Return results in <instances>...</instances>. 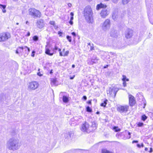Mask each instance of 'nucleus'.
I'll return each instance as SVG.
<instances>
[{
    "label": "nucleus",
    "instance_id": "1",
    "mask_svg": "<svg viewBox=\"0 0 153 153\" xmlns=\"http://www.w3.org/2000/svg\"><path fill=\"white\" fill-rule=\"evenodd\" d=\"M20 146L18 140L15 138H11L7 141L6 146L9 150L14 151L19 149Z\"/></svg>",
    "mask_w": 153,
    "mask_h": 153
},
{
    "label": "nucleus",
    "instance_id": "2",
    "mask_svg": "<svg viewBox=\"0 0 153 153\" xmlns=\"http://www.w3.org/2000/svg\"><path fill=\"white\" fill-rule=\"evenodd\" d=\"M93 13L90 6L86 7L84 10V16L86 21L89 23L91 22L93 19Z\"/></svg>",
    "mask_w": 153,
    "mask_h": 153
},
{
    "label": "nucleus",
    "instance_id": "3",
    "mask_svg": "<svg viewBox=\"0 0 153 153\" xmlns=\"http://www.w3.org/2000/svg\"><path fill=\"white\" fill-rule=\"evenodd\" d=\"M29 14L34 18H40L41 16V12L34 8H30L29 10Z\"/></svg>",
    "mask_w": 153,
    "mask_h": 153
},
{
    "label": "nucleus",
    "instance_id": "4",
    "mask_svg": "<svg viewBox=\"0 0 153 153\" xmlns=\"http://www.w3.org/2000/svg\"><path fill=\"white\" fill-rule=\"evenodd\" d=\"M81 130L82 131L88 133L92 131V130L91 129L89 124L87 122H85L82 124Z\"/></svg>",
    "mask_w": 153,
    "mask_h": 153
},
{
    "label": "nucleus",
    "instance_id": "5",
    "mask_svg": "<svg viewBox=\"0 0 153 153\" xmlns=\"http://www.w3.org/2000/svg\"><path fill=\"white\" fill-rule=\"evenodd\" d=\"M118 90V88L116 87H111L107 91V93L111 97H115Z\"/></svg>",
    "mask_w": 153,
    "mask_h": 153
},
{
    "label": "nucleus",
    "instance_id": "6",
    "mask_svg": "<svg viewBox=\"0 0 153 153\" xmlns=\"http://www.w3.org/2000/svg\"><path fill=\"white\" fill-rule=\"evenodd\" d=\"M39 83L36 81H33L30 82L28 85V89L31 90H34L38 88Z\"/></svg>",
    "mask_w": 153,
    "mask_h": 153
},
{
    "label": "nucleus",
    "instance_id": "7",
    "mask_svg": "<svg viewBox=\"0 0 153 153\" xmlns=\"http://www.w3.org/2000/svg\"><path fill=\"white\" fill-rule=\"evenodd\" d=\"M110 27V20L107 19L104 21L102 26V28L104 31L108 30Z\"/></svg>",
    "mask_w": 153,
    "mask_h": 153
},
{
    "label": "nucleus",
    "instance_id": "8",
    "mask_svg": "<svg viewBox=\"0 0 153 153\" xmlns=\"http://www.w3.org/2000/svg\"><path fill=\"white\" fill-rule=\"evenodd\" d=\"M10 37L9 33H2L0 34V42H4L7 40Z\"/></svg>",
    "mask_w": 153,
    "mask_h": 153
},
{
    "label": "nucleus",
    "instance_id": "9",
    "mask_svg": "<svg viewBox=\"0 0 153 153\" xmlns=\"http://www.w3.org/2000/svg\"><path fill=\"white\" fill-rule=\"evenodd\" d=\"M129 106L128 105H120L117 108V111L121 113H126L129 109Z\"/></svg>",
    "mask_w": 153,
    "mask_h": 153
},
{
    "label": "nucleus",
    "instance_id": "10",
    "mask_svg": "<svg viewBox=\"0 0 153 153\" xmlns=\"http://www.w3.org/2000/svg\"><path fill=\"white\" fill-rule=\"evenodd\" d=\"M110 36L113 38H117L119 36V32L114 28H111L109 33Z\"/></svg>",
    "mask_w": 153,
    "mask_h": 153
},
{
    "label": "nucleus",
    "instance_id": "11",
    "mask_svg": "<svg viewBox=\"0 0 153 153\" xmlns=\"http://www.w3.org/2000/svg\"><path fill=\"white\" fill-rule=\"evenodd\" d=\"M54 8L52 6L48 7L45 10V14L46 16H51L54 13Z\"/></svg>",
    "mask_w": 153,
    "mask_h": 153
},
{
    "label": "nucleus",
    "instance_id": "12",
    "mask_svg": "<svg viewBox=\"0 0 153 153\" xmlns=\"http://www.w3.org/2000/svg\"><path fill=\"white\" fill-rule=\"evenodd\" d=\"M133 31L131 29H127L125 34V37L128 39L130 38L133 36Z\"/></svg>",
    "mask_w": 153,
    "mask_h": 153
},
{
    "label": "nucleus",
    "instance_id": "13",
    "mask_svg": "<svg viewBox=\"0 0 153 153\" xmlns=\"http://www.w3.org/2000/svg\"><path fill=\"white\" fill-rule=\"evenodd\" d=\"M112 17L115 21H118L121 19V18L118 15L117 11H115L113 13Z\"/></svg>",
    "mask_w": 153,
    "mask_h": 153
},
{
    "label": "nucleus",
    "instance_id": "14",
    "mask_svg": "<svg viewBox=\"0 0 153 153\" xmlns=\"http://www.w3.org/2000/svg\"><path fill=\"white\" fill-rule=\"evenodd\" d=\"M128 98L130 105L131 106H133L136 103L135 98L131 95L129 94L128 95Z\"/></svg>",
    "mask_w": 153,
    "mask_h": 153
},
{
    "label": "nucleus",
    "instance_id": "15",
    "mask_svg": "<svg viewBox=\"0 0 153 153\" xmlns=\"http://www.w3.org/2000/svg\"><path fill=\"white\" fill-rule=\"evenodd\" d=\"M100 62V61L97 56H94L91 59L90 64L92 65L94 64L98 63Z\"/></svg>",
    "mask_w": 153,
    "mask_h": 153
},
{
    "label": "nucleus",
    "instance_id": "16",
    "mask_svg": "<svg viewBox=\"0 0 153 153\" xmlns=\"http://www.w3.org/2000/svg\"><path fill=\"white\" fill-rule=\"evenodd\" d=\"M36 24L38 27L39 29H42L45 25L43 20L41 19L37 20Z\"/></svg>",
    "mask_w": 153,
    "mask_h": 153
},
{
    "label": "nucleus",
    "instance_id": "17",
    "mask_svg": "<svg viewBox=\"0 0 153 153\" xmlns=\"http://www.w3.org/2000/svg\"><path fill=\"white\" fill-rule=\"evenodd\" d=\"M73 135L74 133L73 132L71 131L66 132L64 134V137L65 139H67L71 138V137L73 136Z\"/></svg>",
    "mask_w": 153,
    "mask_h": 153
},
{
    "label": "nucleus",
    "instance_id": "18",
    "mask_svg": "<svg viewBox=\"0 0 153 153\" xmlns=\"http://www.w3.org/2000/svg\"><path fill=\"white\" fill-rule=\"evenodd\" d=\"M109 14V13L106 9H102L100 13V15L101 17L103 18H105Z\"/></svg>",
    "mask_w": 153,
    "mask_h": 153
},
{
    "label": "nucleus",
    "instance_id": "19",
    "mask_svg": "<svg viewBox=\"0 0 153 153\" xmlns=\"http://www.w3.org/2000/svg\"><path fill=\"white\" fill-rule=\"evenodd\" d=\"M23 47L18 48L16 51V53L19 56L22 55L23 53Z\"/></svg>",
    "mask_w": 153,
    "mask_h": 153
},
{
    "label": "nucleus",
    "instance_id": "20",
    "mask_svg": "<svg viewBox=\"0 0 153 153\" xmlns=\"http://www.w3.org/2000/svg\"><path fill=\"white\" fill-rule=\"evenodd\" d=\"M113 46L114 47H117L118 48H123V46L121 45V42L118 41L114 42L113 43Z\"/></svg>",
    "mask_w": 153,
    "mask_h": 153
},
{
    "label": "nucleus",
    "instance_id": "21",
    "mask_svg": "<svg viewBox=\"0 0 153 153\" xmlns=\"http://www.w3.org/2000/svg\"><path fill=\"white\" fill-rule=\"evenodd\" d=\"M45 52L46 54L50 56H52L54 53L53 52V51H52L51 52L50 49L48 47L47 45L45 46Z\"/></svg>",
    "mask_w": 153,
    "mask_h": 153
},
{
    "label": "nucleus",
    "instance_id": "22",
    "mask_svg": "<svg viewBox=\"0 0 153 153\" xmlns=\"http://www.w3.org/2000/svg\"><path fill=\"white\" fill-rule=\"evenodd\" d=\"M106 5L102 3H100V4H98L96 6V9L97 10H99L101 8H106Z\"/></svg>",
    "mask_w": 153,
    "mask_h": 153
},
{
    "label": "nucleus",
    "instance_id": "23",
    "mask_svg": "<svg viewBox=\"0 0 153 153\" xmlns=\"http://www.w3.org/2000/svg\"><path fill=\"white\" fill-rule=\"evenodd\" d=\"M34 153H47V152H46L44 151V149H39L38 150H36L32 151Z\"/></svg>",
    "mask_w": 153,
    "mask_h": 153
},
{
    "label": "nucleus",
    "instance_id": "24",
    "mask_svg": "<svg viewBox=\"0 0 153 153\" xmlns=\"http://www.w3.org/2000/svg\"><path fill=\"white\" fill-rule=\"evenodd\" d=\"M23 48L24 49H25V54L24 55L25 56H27L29 54L30 51V49L29 48L26 46H24L23 47Z\"/></svg>",
    "mask_w": 153,
    "mask_h": 153
},
{
    "label": "nucleus",
    "instance_id": "25",
    "mask_svg": "<svg viewBox=\"0 0 153 153\" xmlns=\"http://www.w3.org/2000/svg\"><path fill=\"white\" fill-rule=\"evenodd\" d=\"M90 127L91 128V129L92 130V131L95 130L97 128L96 124L94 122H92L91 126H90Z\"/></svg>",
    "mask_w": 153,
    "mask_h": 153
},
{
    "label": "nucleus",
    "instance_id": "26",
    "mask_svg": "<svg viewBox=\"0 0 153 153\" xmlns=\"http://www.w3.org/2000/svg\"><path fill=\"white\" fill-rule=\"evenodd\" d=\"M59 55L60 56H67L69 53V51H66L65 53L64 54H63L61 51V49H59Z\"/></svg>",
    "mask_w": 153,
    "mask_h": 153
},
{
    "label": "nucleus",
    "instance_id": "27",
    "mask_svg": "<svg viewBox=\"0 0 153 153\" xmlns=\"http://www.w3.org/2000/svg\"><path fill=\"white\" fill-rule=\"evenodd\" d=\"M62 100L63 102L65 103H68L69 101V98L68 97L64 95L62 97Z\"/></svg>",
    "mask_w": 153,
    "mask_h": 153
},
{
    "label": "nucleus",
    "instance_id": "28",
    "mask_svg": "<svg viewBox=\"0 0 153 153\" xmlns=\"http://www.w3.org/2000/svg\"><path fill=\"white\" fill-rule=\"evenodd\" d=\"M6 6L5 5L0 4V8L2 9L3 13H5L6 12V10H5Z\"/></svg>",
    "mask_w": 153,
    "mask_h": 153
},
{
    "label": "nucleus",
    "instance_id": "29",
    "mask_svg": "<svg viewBox=\"0 0 153 153\" xmlns=\"http://www.w3.org/2000/svg\"><path fill=\"white\" fill-rule=\"evenodd\" d=\"M108 100L107 99L105 100L102 103L100 104V106H103L104 107H105L106 104H107V102Z\"/></svg>",
    "mask_w": 153,
    "mask_h": 153
},
{
    "label": "nucleus",
    "instance_id": "30",
    "mask_svg": "<svg viewBox=\"0 0 153 153\" xmlns=\"http://www.w3.org/2000/svg\"><path fill=\"white\" fill-rule=\"evenodd\" d=\"M56 80L55 79H51V84L52 85H56Z\"/></svg>",
    "mask_w": 153,
    "mask_h": 153
},
{
    "label": "nucleus",
    "instance_id": "31",
    "mask_svg": "<svg viewBox=\"0 0 153 153\" xmlns=\"http://www.w3.org/2000/svg\"><path fill=\"white\" fill-rule=\"evenodd\" d=\"M113 129L115 132H118L120 131V129L117 126H114L113 127Z\"/></svg>",
    "mask_w": 153,
    "mask_h": 153
},
{
    "label": "nucleus",
    "instance_id": "32",
    "mask_svg": "<svg viewBox=\"0 0 153 153\" xmlns=\"http://www.w3.org/2000/svg\"><path fill=\"white\" fill-rule=\"evenodd\" d=\"M59 49H60V48H59L56 45H55L54 46V48L53 49V52L54 53V52H56V51L57 50H59Z\"/></svg>",
    "mask_w": 153,
    "mask_h": 153
},
{
    "label": "nucleus",
    "instance_id": "33",
    "mask_svg": "<svg viewBox=\"0 0 153 153\" xmlns=\"http://www.w3.org/2000/svg\"><path fill=\"white\" fill-rule=\"evenodd\" d=\"M39 39V37L37 36H35L33 37V40L34 42H36Z\"/></svg>",
    "mask_w": 153,
    "mask_h": 153
},
{
    "label": "nucleus",
    "instance_id": "34",
    "mask_svg": "<svg viewBox=\"0 0 153 153\" xmlns=\"http://www.w3.org/2000/svg\"><path fill=\"white\" fill-rule=\"evenodd\" d=\"M130 1V0H122V3L124 5L128 3Z\"/></svg>",
    "mask_w": 153,
    "mask_h": 153
},
{
    "label": "nucleus",
    "instance_id": "35",
    "mask_svg": "<svg viewBox=\"0 0 153 153\" xmlns=\"http://www.w3.org/2000/svg\"><path fill=\"white\" fill-rule=\"evenodd\" d=\"M123 78L122 79V80L123 81H129V79H127L125 75H123Z\"/></svg>",
    "mask_w": 153,
    "mask_h": 153
},
{
    "label": "nucleus",
    "instance_id": "36",
    "mask_svg": "<svg viewBox=\"0 0 153 153\" xmlns=\"http://www.w3.org/2000/svg\"><path fill=\"white\" fill-rule=\"evenodd\" d=\"M137 36H136L134 40L133 43H132V44H136L138 42V41H137Z\"/></svg>",
    "mask_w": 153,
    "mask_h": 153
},
{
    "label": "nucleus",
    "instance_id": "37",
    "mask_svg": "<svg viewBox=\"0 0 153 153\" xmlns=\"http://www.w3.org/2000/svg\"><path fill=\"white\" fill-rule=\"evenodd\" d=\"M86 110L87 112H91L92 111L91 108L88 106L86 107Z\"/></svg>",
    "mask_w": 153,
    "mask_h": 153
},
{
    "label": "nucleus",
    "instance_id": "38",
    "mask_svg": "<svg viewBox=\"0 0 153 153\" xmlns=\"http://www.w3.org/2000/svg\"><path fill=\"white\" fill-rule=\"evenodd\" d=\"M147 118V117L145 115H143L142 116L141 119L143 121H145Z\"/></svg>",
    "mask_w": 153,
    "mask_h": 153
},
{
    "label": "nucleus",
    "instance_id": "39",
    "mask_svg": "<svg viewBox=\"0 0 153 153\" xmlns=\"http://www.w3.org/2000/svg\"><path fill=\"white\" fill-rule=\"evenodd\" d=\"M144 124L143 123L139 122L137 123V126L138 127H141L143 126Z\"/></svg>",
    "mask_w": 153,
    "mask_h": 153
},
{
    "label": "nucleus",
    "instance_id": "40",
    "mask_svg": "<svg viewBox=\"0 0 153 153\" xmlns=\"http://www.w3.org/2000/svg\"><path fill=\"white\" fill-rule=\"evenodd\" d=\"M66 38L70 42H71V36H67L66 37Z\"/></svg>",
    "mask_w": 153,
    "mask_h": 153
},
{
    "label": "nucleus",
    "instance_id": "41",
    "mask_svg": "<svg viewBox=\"0 0 153 153\" xmlns=\"http://www.w3.org/2000/svg\"><path fill=\"white\" fill-rule=\"evenodd\" d=\"M36 53V52L34 50L33 51H32V52L31 53V56L32 57H34L35 56V54Z\"/></svg>",
    "mask_w": 153,
    "mask_h": 153
},
{
    "label": "nucleus",
    "instance_id": "42",
    "mask_svg": "<svg viewBox=\"0 0 153 153\" xmlns=\"http://www.w3.org/2000/svg\"><path fill=\"white\" fill-rule=\"evenodd\" d=\"M50 24L52 25H53V26L55 25V22L53 21H51L50 22Z\"/></svg>",
    "mask_w": 153,
    "mask_h": 153
},
{
    "label": "nucleus",
    "instance_id": "43",
    "mask_svg": "<svg viewBox=\"0 0 153 153\" xmlns=\"http://www.w3.org/2000/svg\"><path fill=\"white\" fill-rule=\"evenodd\" d=\"M112 1L115 3V4H117V3L119 0H111Z\"/></svg>",
    "mask_w": 153,
    "mask_h": 153
},
{
    "label": "nucleus",
    "instance_id": "44",
    "mask_svg": "<svg viewBox=\"0 0 153 153\" xmlns=\"http://www.w3.org/2000/svg\"><path fill=\"white\" fill-rule=\"evenodd\" d=\"M123 85L124 87H126V81H123Z\"/></svg>",
    "mask_w": 153,
    "mask_h": 153
},
{
    "label": "nucleus",
    "instance_id": "45",
    "mask_svg": "<svg viewBox=\"0 0 153 153\" xmlns=\"http://www.w3.org/2000/svg\"><path fill=\"white\" fill-rule=\"evenodd\" d=\"M58 34L59 35V36H62V32L60 31H59L58 32Z\"/></svg>",
    "mask_w": 153,
    "mask_h": 153
},
{
    "label": "nucleus",
    "instance_id": "46",
    "mask_svg": "<svg viewBox=\"0 0 153 153\" xmlns=\"http://www.w3.org/2000/svg\"><path fill=\"white\" fill-rule=\"evenodd\" d=\"M75 76V75H73L72 76H71L70 77V78L71 79H73L74 78Z\"/></svg>",
    "mask_w": 153,
    "mask_h": 153
},
{
    "label": "nucleus",
    "instance_id": "47",
    "mask_svg": "<svg viewBox=\"0 0 153 153\" xmlns=\"http://www.w3.org/2000/svg\"><path fill=\"white\" fill-rule=\"evenodd\" d=\"M82 98L85 100H86L87 99V97L85 96H84Z\"/></svg>",
    "mask_w": 153,
    "mask_h": 153
},
{
    "label": "nucleus",
    "instance_id": "48",
    "mask_svg": "<svg viewBox=\"0 0 153 153\" xmlns=\"http://www.w3.org/2000/svg\"><path fill=\"white\" fill-rule=\"evenodd\" d=\"M69 23L70 24V25H72L73 24V22L72 21V20H70L69 22Z\"/></svg>",
    "mask_w": 153,
    "mask_h": 153
},
{
    "label": "nucleus",
    "instance_id": "49",
    "mask_svg": "<svg viewBox=\"0 0 153 153\" xmlns=\"http://www.w3.org/2000/svg\"><path fill=\"white\" fill-rule=\"evenodd\" d=\"M71 34L72 35H73L74 36H76V34L74 32H73L71 33Z\"/></svg>",
    "mask_w": 153,
    "mask_h": 153
},
{
    "label": "nucleus",
    "instance_id": "50",
    "mask_svg": "<svg viewBox=\"0 0 153 153\" xmlns=\"http://www.w3.org/2000/svg\"><path fill=\"white\" fill-rule=\"evenodd\" d=\"M138 143V141H137V140H133L132 141V143Z\"/></svg>",
    "mask_w": 153,
    "mask_h": 153
},
{
    "label": "nucleus",
    "instance_id": "51",
    "mask_svg": "<svg viewBox=\"0 0 153 153\" xmlns=\"http://www.w3.org/2000/svg\"><path fill=\"white\" fill-rule=\"evenodd\" d=\"M37 75L39 76H42V74L40 72L37 73Z\"/></svg>",
    "mask_w": 153,
    "mask_h": 153
},
{
    "label": "nucleus",
    "instance_id": "52",
    "mask_svg": "<svg viewBox=\"0 0 153 153\" xmlns=\"http://www.w3.org/2000/svg\"><path fill=\"white\" fill-rule=\"evenodd\" d=\"M90 49L91 51H92V50H94V47H93V46H91V47H90Z\"/></svg>",
    "mask_w": 153,
    "mask_h": 153
},
{
    "label": "nucleus",
    "instance_id": "53",
    "mask_svg": "<svg viewBox=\"0 0 153 153\" xmlns=\"http://www.w3.org/2000/svg\"><path fill=\"white\" fill-rule=\"evenodd\" d=\"M30 33L29 32H28L27 33V35H26L27 36H30Z\"/></svg>",
    "mask_w": 153,
    "mask_h": 153
},
{
    "label": "nucleus",
    "instance_id": "54",
    "mask_svg": "<svg viewBox=\"0 0 153 153\" xmlns=\"http://www.w3.org/2000/svg\"><path fill=\"white\" fill-rule=\"evenodd\" d=\"M68 6L69 7H71V6H72V4H71L70 3H69L68 4Z\"/></svg>",
    "mask_w": 153,
    "mask_h": 153
},
{
    "label": "nucleus",
    "instance_id": "55",
    "mask_svg": "<svg viewBox=\"0 0 153 153\" xmlns=\"http://www.w3.org/2000/svg\"><path fill=\"white\" fill-rule=\"evenodd\" d=\"M152 151H153L152 149V148H150V151H149V152H152Z\"/></svg>",
    "mask_w": 153,
    "mask_h": 153
},
{
    "label": "nucleus",
    "instance_id": "56",
    "mask_svg": "<svg viewBox=\"0 0 153 153\" xmlns=\"http://www.w3.org/2000/svg\"><path fill=\"white\" fill-rule=\"evenodd\" d=\"M54 28L56 29L58 27V26H57L56 25H55L54 26Z\"/></svg>",
    "mask_w": 153,
    "mask_h": 153
},
{
    "label": "nucleus",
    "instance_id": "57",
    "mask_svg": "<svg viewBox=\"0 0 153 153\" xmlns=\"http://www.w3.org/2000/svg\"><path fill=\"white\" fill-rule=\"evenodd\" d=\"M137 146L138 147V148H140L141 146V145H140V144H137Z\"/></svg>",
    "mask_w": 153,
    "mask_h": 153
},
{
    "label": "nucleus",
    "instance_id": "58",
    "mask_svg": "<svg viewBox=\"0 0 153 153\" xmlns=\"http://www.w3.org/2000/svg\"><path fill=\"white\" fill-rule=\"evenodd\" d=\"M70 15H71V16H73L74 15V13L72 12L71 13Z\"/></svg>",
    "mask_w": 153,
    "mask_h": 153
},
{
    "label": "nucleus",
    "instance_id": "59",
    "mask_svg": "<svg viewBox=\"0 0 153 153\" xmlns=\"http://www.w3.org/2000/svg\"><path fill=\"white\" fill-rule=\"evenodd\" d=\"M78 117L80 119H82V117L81 116H79Z\"/></svg>",
    "mask_w": 153,
    "mask_h": 153
},
{
    "label": "nucleus",
    "instance_id": "60",
    "mask_svg": "<svg viewBox=\"0 0 153 153\" xmlns=\"http://www.w3.org/2000/svg\"><path fill=\"white\" fill-rule=\"evenodd\" d=\"M74 19L73 16H71V17L70 20L72 21Z\"/></svg>",
    "mask_w": 153,
    "mask_h": 153
},
{
    "label": "nucleus",
    "instance_id": "61",
    "mask_svg": "<svg viewBox=\"0 0 153 153\" xmlns=\"http://www.w3.org/2000/svg\"><path fill=\"white\" fill-rule=\"evenodd\" d=\"M26 24L28 25H29V22L28 21H27L26 22Z\"/></svg>",
    "mask_w": 153,
    "mask_h": 153
},
{
    "label": "nucleus",
    "instance_id": "62",
    "mask_svg": "<svg viewBox=\"0 0 153 153\" xmlns=\"http://www.w3.org/2000/svg\"><path fill=\"white\" fill-rule=\"evenodd\" d=\"M144 146L143 143H142L141 144V146H142V147H143Z\"/></svg>",
    "mask_w": 153,
    "mask_h": 153
},
{
    "label": "nucleus",
    "instance_id": "63",
    "mask_svg": "<svg viewBox=\"0 0 153 153\" xmlns=\"http://www.w3.org/2000/svg\"><path fill=\"white\" fill-rule=\"evenodd\" d=\"M72 67L73 68H74L75 67V65H72Z\"/></svg>",
    "mask_w": 153,
    "mask_h": 153
},
{
    "label": "nucleus",
    "instance_id": "64",
    "mask_svg": "<svg viewBox=\"0 0 153 153\" xmlns=\"http://www.w3.org/2000/svg\"><path fill=\"white\" fill-rule=\"evenodd\" d=\"M88 103L89 104H90L91 103V101H88Z\"/></svg>",
    "mask_w": 153,
    "mask_h": 153
}]
</instances>
